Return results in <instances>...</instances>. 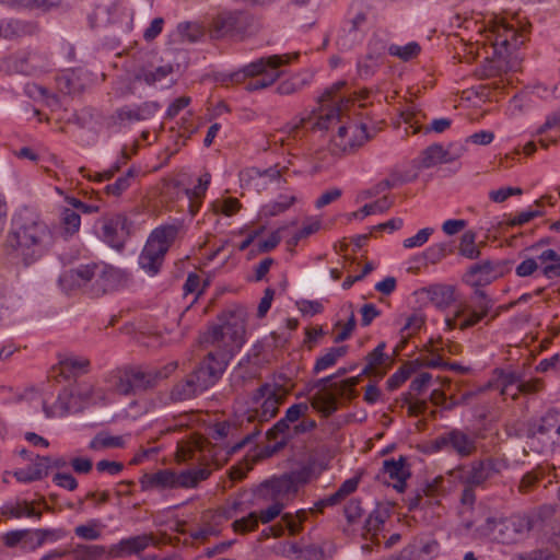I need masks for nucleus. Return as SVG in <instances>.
Wrapping results in <instances>:
<instances>
[{
	"mask_svg": "<svg viewBox=\"0 0 560 560\" xmlns=\"http://www.w3.org/2000/svg\"><path fill=\"white\" fill-rule=\"evenodd\" d=\"M346 86L345 81H338L327 89L319 97V108L307 116L296 117L288 122L282 132L289 138L298 139L301 130L311 125L313 130H334L329 142V151L332 156H341L354 152L368 141L366 127L363 124L352 121L346 114L350 103L349 98L339 95Z\"/></svg>",
	"mask_w": 560,
	"mask_h": 560,
	"instance_id": "nucleus-1",
	"label": "nucleus"
},
{
	"mask_svg": "<svg viewBox=\"0 0 560 560\" xmlns=\"http://www.w3.org/2000/svg\"><path fill=\"white\" fill-rule=\"evenodd\" d=\"M218 320L219 324L200 337V343L213 350L192 371L206 390L222 377L229 361L245 342L246 313L243 308L225 310Z\"/></svg>",
	"mask_w": 560,
	"mask_h": 560,
	"instance_id": "nucleus-2",
	"label": "nucleus"
},
{
	"mask_svg": "<svg viewBox=\"0 0 560 560\" xmlns=\"http://www.w3.org/2000/svg\"><path fill=\"white\" fill-rule=\"evenodd\" d=\"M54 243L55 233L40 212L23 207L13 215L3 246L8 255L28 266L42 258Z\"/></svg>",
	"mask_w": 560,
	"mask_h": 560,
	"instance_id": "nucleus-3",
	"label": "nucleus"
},
{
	"mask_svg": "<svg viewBox=\"0 0 560 560\" xmlns=\"http://www.w3.org/2000/svg\"><path fill=\"white\" fill-rule=\"evenodd\" d=\"M121 279V270L101 261L79 265L63 271L58 283L66 293L83 290L93 296H100L114 290Z\"/></svg>",
	"mask_w": 560,
	"mask_h": 560,
	"instance_id": "nucleus-4",
	"label": "nucleus"
},
{
	"mask_svg": "<svg viewBox=\"0 0 560 560\" xmlns=\"http://www.w3.org/2000/svg\"><path fill=\"white\" fill-rule=\"evenodd\" d=\"M259 433L258 429L247 433L240 442L229 446L224 455H221V450L218 446L211 445L201 438L183 440L178 442L176 456L182 462L196 460L200 465L198 468H208L212 472L228 460V455L238 452Z\"/></svg>",
	"mask_w": 560,
	"mask_h": 560,
	"instance_id": "nucleus-5",
	"label": "nucleus"
},
{
	"mask_svg": "<svg viewBox=\"0 0 560 560\" xmlns=\"http://www.w3.org/2000/svg\"><path fill=\"white\" fill-rule=\"evenodd\" d=\"M211 475L208 468H191L179 472L173 469H160L154 472L144 474L140 478L142 491H165L171 489H192L201 481L207 480Z\"/></svg>",
	"mask_w": 560,
	"mask_h": 560,
	"instance_id": "nucleus-6",
	"label": "nucleus"
},
{
	"mask_svg": "<svg viewBox=\"0 0 560 560\" xmlns=\"http://www.w3.org/2000/svg\"><path fill=\"white\" fill-rule=\"evenodd\" d=\"M290 55H272L261 57L245 66L242 70L230 75L232 82H242L246 78H253L245 85L249 92L266 89L273 84L281 75L279 67L289 63Z\"/></svg>",
	"mask_w": 560,
	"mask_h": 560,
	"instance_id": "nucleus-7",
	"label": "nucleus"
},
{
	"mask_svg": "<svg viewBox=\"0 0 560 560\" xmlns=\"http://www.w3.org/2000/svg\"><path fill=\"white\" fill-rule=\"evenodd\" d=\"M180 229V224H165L154 229L139 256L140 268L151 276L156 275Z\"/></svg>",
	"mask_w": 560,
	"mask_h": 560,
	"instance_id": "nucleus-8",
	"label": "nucleus"
},
{
	"mask_svg": "<svg viewBox=\"0 0 560 560\" xmlns=\"http://www.w3.org/2000/svg\"><path fill=\"white\" fill-rule=\"evenodd\" d=\"M535 527V520L527 514L509 517H488L481 526L485 535L498 542L511 545L523 540Z\"/></svg>",
	"mask_w": 560,
	"mask_h": 560,
	"instance_id": "nucleus-9",
	"label": "nucleus"
},
{
	"mask_svg": "<svg viewBox=\"0 0 560 560\" xmlns=\"http://www.w3.org/2000/svg\"><path fill=\"white\" fill-rule=\"evenodd\" d=\"M308 480L306 470H296L273 477L262 482L256 490V498L262 503L276 502L282 503L283 506L292 501L300 487Z\"/></svg>",
	"mask_w": 560,
	"mask_h": 560,
	"instance_id": "nucleus-10",
	"label": "nucleus"
},
{
	"mask_svg": "<svg viewBox=\"0 0 560 560\" xmlns=\"http://www.w3.org/2000/svg\"><path fill=\"white\" fill-rule=\"evenodd\" d=\"M527 438L530 448L538 453L560 450V411L549 410L530 423Z\"/></svg>",
	"mask_w": 560,
	"mask_h": 560,
	"instance_id": "nucleus-11",
	"label": "nucleus"
},
{
	"mask_svg": "<svg viewBox=\"0 0 560 560\" xmlns=\"http://www.w3.org/2000/svg\"><path fill=\"white\" fill-rule=\"evenodd\" d=\"M493 306V300L483 290H476L470 301L458 306L453 317L445 319L448 329L466 330L485 319Z\"/></svg>",
	"mask_w": 560,
	"mask_h": 560,
	"instance_id": "nucleus-12",
	"label": "nucleus"
},
{
	"mask_svg": "<svg viewBox=\"0 0 560 560\" xmlns=\"http://www.w3.org/2000/svg\"><path fill=\"white\" fill-rule=\"evenodd\" d=\"M503 467L502 460L487 457L456 467L452 471V476L462 485L485 487L489 480L501 472Z\"/></svg>",
	"mask_w": 560,
	"mask_h": 560,
	"instance_id": "nucleus-13",
	"label": "nucleus"
},
{
	"mask_svg": "<svg viewBox=\"0 0 560 560\" xmlns=\"http://www.w3.org/2000/svg\"><path fill=\"white\" fill-rule=\"evenodd\" d=\"M100 237L110 247L120 250L131 233V222L125 213H108L98 221Z\"/></svg>",
	"mask_w": 560,
	"mask_h": 560,
	"instance_id": "nucleus-14",
	"label": "nucleus"
},
{
	"mask_svg": "<svg viewBox=\"0 0 560 560\" xmlns=\"http://www.w3.org/2000/svg\"><path fill=\"white\" fill-rule=\"evenodd\" d=\"M48 66L47 57L36 51L19 52L0 61V69L10 74L33 75L45 71Z\"/></svg>",
	"mask_w": 560,
	"mask_h": 560,
	"instance_id": "nucleus-15",
	"label": "nucleus"
},
{
	"mask_svg": "<svg viewBox=\"0 0 560 560\" xmlns=\"http://www.w3.org/2000/svg\"><path fill=\"white\" fill-rule=\"evenodd\" d=\"M438 451L453 452L460 458H466L477 452V438L460 429H452L434 440Z\"/></svg>",
	"mask_w": 560,
	"mask_h": 560,
	"instance_id": "nucleus-16",
	"label": "nucleus"
},
{
	"mask_svg": "<svg viewBox=\"0 0 560 560\" xmlns=\"http://www.w3.org/2000/svg\"><path fill=\"white\" fill-rule=\"evenodd\" d=\"M486 38L491 42L492 46L509 50L510 48L516 49L524 43V37L520 34L513 25L500 20H492L485 28Z\"/></svg>",
	"mask_w": 560,
	"mask_h": 560,
	"instance_id": "nucleus-17",
	"label": "nucleus"
},
{
	"mask_svg": "<svg viewBox=\"0 0 560 560\" xmlns=\"http://www.w3.org/2000/svg\"><path fill=\"white\" fill-rule=\"evenodd\" d=\"M283 398L284 396L279 388L269 384L261 385L254 395L256 401L262 400L259 409L256 410L255 417H257L260 422L269 421L277 415Z\"/></svg>",
	"mask_w": 560,
	"mask_h": 560,
	"instance_id": "nucleus-18",
	"label": "nucleus"
},
{
	"mask_svg": "<svg viewBox=\"0 0 560 560\" xmlns=\"http://www.w3.org/2000/svg\"><path fill=\"white\" fill-rule=\"evenodd\" d=\"M465 152V148L451 145L444 149L441 144H432L425 148L418 158L419 167L431 168L439 164L451 163L459 159Z\"/></svg>",
	"mask_w": 560,
	"mask_h": 560,
	"instance_id": "nucleus-19",
	"label": "nucleus"
},
{
	"mask_svg": "<svg viewBox=\"0 0 560 560\" xmlns=\"http://www.w3.org/2000/svg\"><path fill=\"white\" fill-rule=\"evenodd\" d=\"M43 410L47 418H62L69 413L81 411L82 405L75 398L74 389L65 387L52 405H48L47 400L43 401Z\"/></svg>",
	"mask_w": 560,
	"mask_h": 560,
	"instance_id": "nucleus-20",
	"label": "nucleus"
},
{
	"mask_svg": "<svg viewBox=\"0 0 560 560\" xmlns=\"http://www.w3.org/2000/svg\"><path fill=\"white\" fill-rule=\"evenodd\" d=\"M493 264L485 260L470 266L465 275V282L476 290H482L481 287L490 284L497 279Z\"/></svg>",
	"mask_w": 560,
	"mask_h": 560,
	"instance_id": "nucleus-21",
	"label": "nucleus"
},
{
	"mask_svg": "<svg viewBox=\"0 0 560 560\" xmlns=\"http://www.w3.org/2000/svg\"><path fill=\"white\" fill-rule=\"evenodd\" d=\"M153 542L154 537L151 534L124 538L110 548V555L114 557H122L139 553Z\"/></svg>",
	"mask_w": 560,
	"mask_h": 560,
	"instance_id": "nucleus-22",
	"label": "nucleus"
},
{
	"mask_svg": "<svg viewBox=\"0 0 560 560\" xmlns=\"http://www.w3.org/2000/svg\"><path fill=\"white\" fill-rule=\"evenodd\" d=\"M383 474L394 481L393 487L398 492H404L406 489V480L410 477V470L406 466L405 457L400 456L399 459H386L383 463Z\"/></svg>",
	"mask_w": 560,
	"mask_h": 560,
	"instance_id": "nucleus-23",
	"label": "nucleus"
},
{
	"mask_svg": "<svg viewBox=\"0 0 560 560\" xmlns=\"http://www.w3.org/2000/svg\"><path fill=\"white\" fill-rule=\"evenodd\" d=\"M536 133L540 136L538 143L548 149L550 144L558 142L560 135V108L550 113L545 122L537 129Z\"/></svg>",
	"mask_w": 560,
	"mask_h": 560,
	"instance_id": "nucleus-24",
	"label": "nucleus"
},
{
	"mask_svg": "<svg viewBox=\"0 0 560 560\" xmlns=\"http://www.w3.org/2000/svg\"><path fill=\"white\" fill-rule=\"evenodd\" d=\"M245 14L240 11L225 12L215 18L213 27L218 35L236 34L243 30Z\"/></svg>",
	"mask_w": 560,
	"mask_h": 560,
	"instance_id": "nucleus-25",
	"label": "nucleus"
},
{
	"mask_svg": "<svg viewBox=\"0 0 560 560\" xmlns=\"http://www.w3.org/2000/svg\"><path fill=\"white\" fill-rule=\"evenodd\" d=\"M206 389L191 372L185 380L174 385L171 390V398L174 401H184L195 398Z\"/></svg>",
	"mask_w": 560,
	"mask_h": 560,
	"instance_id": "nucleus-26",
	"label": "nucleus"
},
{
	"mask_svg": "<svg viewBox=\"0 0 560 560\" xmlns=\"http://www.w3.org/2000/svg\"><path fill=\"white\" fill-rule=\"evenodd\" d=\"M121 14L122 9L117 2L101 4L97 5L94 12L90 15V23L93 27L114 24L119 20Z\"/></svg>",
	"mask_w": 560,
	"mask_h": 560,
	"instance_id": "nucleus-27",
	"label": "nucleus"
},
{
	"mask_svg": "<svg viewBox=\"0 0 560 560\" xmlns=\"http://www.w3.org/2000/svg\"><path fill=\"white\" fill-rule=\"evenodd\" d=\"M158 110V105L153 102H145L138 106H124L117 109L116 115L120 121H140L151 118Z\"/></svg>",
	"mask_w": 560,
	"mask_h": 560,
	"instance_id": "nucleus-28",
	"label": "nucleus"
},
{
	"mask_svg": "<svg viewBox=\"0 0 560 560\" xmlns=\"http://www.w3.org/2000/svg\"><path fill=\"white\" fill-rule=\"evenodd\" d=\"M0 513L7 518H21L23 516L36 517L40 520L42 512L36 511L33 504L26 500H16L14 502H7L0 508Z\"/></svg>",
	"mask_w": 560,
	"mask_h": 560,
	"instance_id": "nucleus-29",
	"label": "nucleus"
},
{
	"mask_svg": "<svg viewBox=\"0 0 560 560\" xmlns=\"http://www.w3.org/2000/svg\"><path fill=\"white\" fill-rule=\"evenodd\" d=\"M407 546L415 560H433L440 552V544L435 539H417Z\"/></svg>",
	"mask_w": 560,
	"mask_h": 560,
	"instance_id": "nucleus-30",
	"label": "nucleus"
},
{
	"mask_svg": "<svg viewBox=\"0 0 560 560\" xmlns=\"http://www.w3.org/2000/svg\"><path fill=\"white\" fill-rule=\"evenodd\" d=\"M0 36L4 38H16L32 35L36 32V25L21 20H8L0 23Z\"/></svg>",
	"mask_w": 560,
	"mask_h": 560,
	"instance_id": "nucleus-31",
	"label": "nucleus"
},
{
	"mask_svg": "<svg viewBox=\"0 0 560 560\" xmlns=\"http://www.w3.org/2000/svg\"><path fill=\"white\" fill-rule=\"evenodd\" d=\"M538 268L548 279L560 277V255L553 249H546L537 256Z\"/></svg>",
	"mask_w": 560,
	"mask_h": 560,
	"instance_id": "nucleus-32",
	"label": "nucleus"
},
{
	"mask_svg": "<svg viewBox=\"0 0 560 560\" xmlns=\"http://www.w3.org/2000/svg\"><path fill=\"white\" fill-rule=\"evenodd\" d=\"M106 382L109 388L119 395L132 394L130 370H114L107 375Z\"/></svg>",
	"mask_w": 560,
	"mask_h": 560,
	"instance_id": "nucleus-33",
	"label": "nucleus"
},
{
	"mask_svg": "<svg viewBox=\"0 0 560 560\" xmlns=\"http://www.w3.org/2000/svg\"><path fill=\"white\" fill-rule=\"evenodd\" d=\"M132 394L140 390H147L156 385V374L153 370L142 371L139 369H130Z\"/></svg>",
	"mask_w": 560,
	"mask_h": 560,
	"instance_id": "nucleus-34",
	"label": "nucleus"
},
{
	"mask_svg": "<svg viewBox=\"0 0 560 560\" xmlns=\"http://www.w3.org/2000/svg\"><path fill=\"white\" fill-rule=\"evenodd\" d=\"M430 301L438 307H447L455 301L454 288L451 285H432L428 289Z\"/></svg>",
	"mask_w": 560,
	"mask_h": 560,
	"instance_id": "nucleus-35",
	"label": "nucleus"
},
{
	"mask_svg": "<svg viewBox=\"0 0 560 560\" xmlns=\"http://www.w3.org/2000/svg\"><path fill=\"white\" fill-rule=\"evenodd\" d=\"M240 182L243 188L254 191H262L266 187V182L261 178L260 168L247 167L240 172Z\"/></svg>",
	"mask_w": 560,
	"mask_h": 560,
	"instance_id": "nucleus-36",
	"label": "nucleus"
},
{
	"mask_svg": "<svg viewBox=\"0 0 560 560\" xmlns=\"http://www.w3.org/2000/svg\"><path fill=\"white\" fill-rule=\"evenodd\" d=\"M61 374L65 376L78 375L88 373L90 368V360L84 357L70 355L62 359L60 362Z\"/></svg>",
	"mask_w": 560,
	"mask_h": 560,
	"instance_id": "nucleus-37",
	"label": "nucleus"
},
{
	"mask_svg": "<svg viewBox=\"0 0 560 560\" xmlns=\"http://www.w3.org/2000/svg\"><path fill=\"white\" fill-rule=\"evenodd\" d=\"M298 201V198L293 194H281L278 196L276 200H272L264 206L262 211L265 215L268 217H276L283 212H285L288 209H290L295 202Z\"/></svg>",
	"mask_w": 560,
	"mask_h": 560,
	"instance_id": "nucleus-38",
	"label": "nucleus"
},
{
	"mask_svg": "<svg viewBox=\"0 0 560 560\" xmlns=\"http://www.w3.org/2000/svg\"><path fill=\"white\" fill-rule=\"evenodd\" d=\"M60 228L65 236H72L77 234L81 226L80 214L70 208H63L60 211Z\"/></svg>",
	"mask_w": 560,
	"mask_h": 560,
	"instance_id": "nucleus-39",
	"label": "nucleus"
},
{
	"mask_svg": "<svg viewBox=\"0 0 560 560\" xmlns=\"http://www.w3.org/2000/svg\"><path fill=\"white\" fill-rule=\"evenodd\" d=\"M389 517V512L387 509H375L370 513L364 523V534H369L372 537H375L378 532L383 528L386 520Z\"/></svg>",
	"mask_w": 560,
	"mask_h": 560,
	"instance_id": "nucleus-40",
	"label": "nucleus"
},
{
	"mask_svg": "<svg viewBox=\"0 0 560 560\" xmlns=\"http://www.w3.org/2000/svg\"><path fill=\"white\" fill-rule=\"evenodd\" d=\"M347 351H348L347 346L329 348L325 354H323L322 357H319L316 360L315 365H314V372L319 373V372L335 365L336 362L338 361V359L346 355Z\"/></svg>",
	"mask_w": 560,
	"mask_h": 560,
	"instance_id": "nucleus-41",
	"label": "nucleus"
},
{
	"mask_svg": "<svg viewBox=\"0 0 560 560\" xmlns=\"http://www.w3.org/2000/svg\"><path fill=\"white\" fill-rule=\"evenodd\" d=\"M125 441L122 436H113L105 432H100L90 442L89 448L101 451L107 448L124 447Z\"/></svg>",
	"mask_w": 560,
	"mask_h": 560,
	"instance_id": "nucleus-42",
	"label": "nucleus"
},
{
	"mask_svg": "<svg viewBox=\"0 0 560 560\" xmlns=\"http://www.w3.org/2000/svg\"><path fill=\"white\" fill-rule=\"evenodd\" d=\"M420 52L421 47L417 42H410L406 45L392 44L389 48V55L404 62H408L417 58Z\"/></svg>",
	"mask_w": 560,
	"mask_h": 560,
	"instance_id": "nucleus-43",
	"label": "nucleus"
},
{
	"mask_svg": "<svg viewBox=\"0 0 560 560\" xmlns=\"http://www.w3.org/2000/svg\"><path fill=\"white\" fill-rule=\"evenodd\" d=\"M390 45L385 34L375 33L369 42L368 54L383 60L386 52L389 55Z\"/></svg>",
	"mask_w": 560,
	"mask_h": 560,
	"instance_id": "nucleus-44",
	"label": "nucleus"
},
{
	"mask_svg": "<svg viewBox=\"0 0 560 560\" xmlns=\"http://www.w3.org/2000/svg\"><path fill=\"white\" fill-rule=\"evenodd\" d=\"M105 552V547L98 545H78L72 551L75 560H100Z\"/></svg>",
	"mask_w": 560,
	"mask_h": 560,
	"instance_id": "nucleus-45",
	"label": "nucleus"
},
{
	"mask_svg": "<svg viewBox=\"0 0 560 560\" xmlns=\"http://www.w3.org/2000/svg\"><path fill=\"white\" fill-rule=\"evenodd\" d=\"M418 361H411L407 364H404L399 368L386 382L387 388L389 390L397 389L401 384H404L410 376L413 374L417 369L416 364Z\"/></svg>",
	"mask_w": 560,
	"mask_h": 560,
	"instance_id": "nucleus-46",
	"label": "nucleus"
},
{
	"mask_svg": "<svg viewBox=\"0 0 560 560\" xmlns=\"http://www.w3.org/2000/svg\"><path fill=\"white\" fill-rule=\"evenodd\" d=\"M385 347V342H380L373 351L368 353V355L365 357L368 363L363 369L362 374L371 375L380 365L384 363V361L386 360V354L384 352Z\"/></svg>",
	"mask_w": 560,
	"mask_h": 560,
	"instance_id": "nucleus-47",
	"label": "nucleus"
},
{
	"mask_svg": "<svg viewBox=\"0 0 560 560\" xmlns=\"http://www.w3.org/2000/svg\"><path fill=\"white\" fill-rule=\"evenodd\" d=\"M476 233L472 231L465 232L460 237L459 254L468 259H477L480 250L476 246Z\"/></svg>",
	"mask_w": 560,
	"mask_h": 560,
	"instance_id": "nucleus-48",
	"label": "nucleus"
},
{
	"mask_svg": "<svg viewBox=\"0 0 560 560\" xmlns=\"http://www.w3.org/2000/svg\"><path fill=\"white\" fill-rule=\"evenodd\" d=\"M312 406L324 416H330L337 410V399L332 394H317L312 400Z\"/></svg>",
	"mask_w": 560,
	"mask_h": 560,
	"instance_id": "nucleus-49",
	"label": "nucleus"
},
{
	"mask_svg": "<svg viewBox=\"0 0 560 560\" xmlns=\"http://www.w3.org/2000/svg\"><path fill=\"white\" fill-rule=\"evenodd\" d=\"M137 175V171L135 168H129L128 172L118 177L115 183L109 184L105 187V191L107 195H113L115 197L120 196L125 190H127L131 182L135 179Z\"/></svg>",
	"mask_w": 560,
	"mask_h": 560,
	"instance_id": "nucleus-50",
	"label": "nucleus"
},
{
	"mask_svg": "<svg viewBox=\"0 0 560 560\" xmlns=\"http://www.w3.org/2000/svg\"><path fill=\"white\" fill-rule=\"evenodd\" d=\"M392 207V202L387 197H383L382 199L364 205L359 211L353 212L351 215L353 218H365L370 214H374L377 212H384Z\"/></svg>",
	"mask_w": 560,
	"mask_h": 560,
	"instance_id": "nucleus-51",
	"label": "nucleus"
},
{
	"mask_svg": "<svg viewBox=\"0 0 560 560\" xmlns=\"http://www.w3.org/2000/svg\"><path fill=\"white\" fill-rule=\"evenodd\" d=\"M382 63L383 60L366 54L363 59L358 61V74L362 79H369L376 72Z\"/></svg>",
	"mask_w": 560,
	"mask_h": 560,
	"instance_id": "nucleus-52",
	"label": "nucleus"
},
{
	"mask_svg": "<svg viewBox=\"0 0 560 560\" xmlns=\"http://www.w3.org/2000/svg\"><path fill=\"white\" fill-rule=\"evenodd\" d=\"M258 515L256 512H250L247 516L235 520L232 528L237 534H246L254 532L258 527Z\"/></svg>",
	"mask_w": 560,
	"mask_h": 560,
	"instance_id": "nucleus-53",
	"label": "nucleus"
},
{
	"mask_svg": "<svg viewBox=\"0 0 560 560\" xmlns=\"http://www.w3.org/2000/svg\"><path fill=\"white\" fill-rule=\"evenodd\" d=\"M177 33L182 42L195 43L202 36V31L195 23H180Z\"/></svg>",
	"mask_w": 560,
	"mask_h": 560,
	"instance_id": "nucleus-54",
	"label": "nucleus"
},
{
	"mask_svg": "<svg viewBox=\"0 0 560 560\" xmlns=\"http://www.w3.org/2000/svg\"><path fill=\"white\" fill-rule=\"evenodd\" d=\"M544 470L542 467H537L536 469L526 472L518 485V491L521 493H528L530 492L536 483L542 478Z\"/></svg>",
	"mask_w": 560,
	"mask_h": 560,
	"instance_id": "nucleus-55",
	"label": "nucleus"
},
{
	"mask_svg": "<svg viewBox=\"0 0 560 560\" xmlns=\"http://www.w3.org/2000/svg\"><path fill=\"white\" fill-rule=\"evenodd\" d=\"M74 534L85 540H96L102 536L97 521H90L88 524L77 526Z\"/></svg>",
	"mask_w": 560,
	"mask_h": 560,
	"instance_id": "nucleus-56",
	"label": "nucleus"
},
{
	"mask_svg": "<svg viewBox=\"0 0 560 560\" xmlns=\"http://www.w3.org/2000/svg\"><path fill=\"white\" fill-rule=\"evenodd\" d=\"M74 389L75 398L81 402L82 408L84 405L94 404L95 386L91 384H78L72 386Z\"/></svg>",
	"mask_w": 560,
	"mask_h": 560,
	"instance_id": "nucleus-57",
	"label": "nucleus"
},
{
	"mask_svg": "<svg viewBox=\"0 0 560 560\" xmlns=\"http://www.w3.org/2000/svg\"><path fill=\"white\" fill-rule=\"evenodd\" d=\"M520 376L513 372L500 371L498 382L501 386V395L511 397L510 388L520 384Z\"/></svg>",
	"mask_w": 560,
	"mask_h": 560,
	"instance_id": "nucleus-58",
	"label": "nucleus"
},
{
	"mask_svg": "<svg viewBox=\"0 0 560 560\" xmlns=\"http://www.w3.org/2000/svg\"><path fill=\"white\" fill-rule=\"evenodd\" d=\"M542 387L544 383L539 378L524 382L520 381V384L515 387V392L511 394V398L515 400L520 394H534L541 390Z\"/></svg>",
	"mask_w": 560,
	"mask_h": 560,
	"instance_id": "nucleus-59",
	"label": "nucleus"
},
{
	"mask_svg": "<svg viewBox=\"0 0 560 560\" xmlns=\"http://www.w3.org/2000/svg\"><path fill=\"white\" fill-rule=\"evenodd\" d=\"M267 504L269 505L266 509H261L259 513H257L258 521H260L262 524L272 522L275 518L281 515V512L284 509L282 503L268 502Z\"/></svg>",
	"mask_w": 560,
	"mask_h": 560,
	"instance_id": "nucleus-60",
	"label": "nucleus"
},
{
	"mask_svg": "<svg viewBox=\"0 0 560 560\" xmlns=\"http://www.w3.org/2000/svg\"><path fill=\"white\" fill-rule=\"evenodd\" d=\"M521 195H523V189L520 187H501L489 191V199L493 202L502 203L512 196Z\"/></svg>",
	"mask_w": 560,
	"mask_h": 560,
	"instance_id": "nucleus-61",
	"label": "nucleus"
},
{
	"mask_svg": "<svg viewBox=\"0 0 560 560\" xmlns=\"http://www.w3.org/2000/svg\"><path fill=\"white\" fill-rule=\"evenodd\" d=\"M431 380L432 375L428 372L418 375L410 383L408 396L415 397L422 394L429 387Z\"/></svg>",
	"mask_w": 560,
	"mask_h": 560,
	"instance_id": "nucleus-62",
	"label": "nucleus"
},
{
	"mask_svg": "<svg viewBox=\"0 0 560 560\" xmlns=\"http://www.w3.org/2000/svg\"><path fill=\"white\" fill-rule=\"evenodd\" d=\"M305 516H306L305 512L301 511V512H298L295 515L287 513V514L282 515L281 520L284 522L285 527L290 532V535H296L300 533V530L302 528V523L304 522Z\"/></svg>",
	"mask_w": 560,
	"mask_h": 560,
	"instance_id": "nucleus-63",
	"label": "nucleus"
},
{
	"mask_svg": "<svg viewBox=\"0 0 560 560\" xmlns=\"http://www.w3.org/2000/svg\"><path fill=\"white\" fill-rule=\"evenodd\" d=\"M30 469L37 480L45 478L50 469V457L37 455L34 463L30 466Z\"/></svg>",
	"mask_w": 560,
	"mask_h": 560,
	"instance_id": "nucleus-64",
	"label": "nucleus"
}]
</instances>
